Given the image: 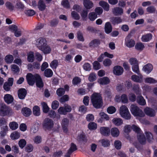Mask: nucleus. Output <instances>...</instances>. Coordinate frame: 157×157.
Wrapping results in <instances>:
<instances>
[{
	"mask_svg": "<svg viewBox=\"0 0 157 157\" xmlns=\"http://www.w3.org/2000/svg\"><path fill=\"white\" fill-rule=\"evenodd\" d=\"M91 102L93 106L96 109L101 108L103 103L102 98L99 93H94L90 97Z\"/></svg>",
	"mask_w": 157,
	"mask_h": 157,
	"instance_id": "obj_1",
	"label": "nucleus"
},
{
	"mask_svg": "<svg viewBox=\"0 0 157 157\" xmlns=\"http://www.w3.org/2000/svg\"><path fill=\"white\" fill-rule=\"evenodd\" d=\"M13 113V111L9 107L5 104L0 105V115L2 117L10 116Z\"/></svg>",
	"mask_w": 157,
	"mask_h": 157,
	"instance_id": "obj_2",
	"label": "nucleus"
},
{
	"mask_svg": "<svg viewBox=\"0 0 157 157\" xmlns=\"http://www.w3.org/2000/svg\"><path fill=\"white\" fill-rule=\"evenodd\" d=\"M130 110L132 114L135 116L143 117L144 114L142 110L135 105H132Z\"/></svg>",
	"mask_w": 157,
	"mask_h": 157,
	"instance_id": "obj_3",
	"label": "nucleus"
},
{
	"mask_svg": "<svg viewBox=\"0 0 157 157\" xmlns=\"http://www.w3.org/2000/svg\"><path fill=\"white\" fill-rule=\"evenodd\" d=\"M54 122L53 120L49 118H46L42 123L43 128L45 130L50 131L53 128Z\"/></svg>",
	"mask_w": 157,
	"mask_h": 157,
	"instance_id": "obj_4",
	"label": "nucleus"
},
{
	"mask_svg": "<svg viewBox=\"0 0 157 157\" xmlns=\"http://www.w3.org/2000/svg\"><path fill=\"white\" fill-rule=\"evenodd\" d=\"M38 75V74H35L33 75L31 73H28L26 76V79L28 84L31 86H33L35 83L36 78Z\"/></svg>",
	"mask_w": 157,
	"mask_h": 157,
	"instance_id": "obj_5",
	"label": "nucleus"
},
{
	"mask_svg": "<svg viewBox=\"0 0 157 157\" xmlns=\"http://www.w3.org/2000/svg\"><path fill=\"white\" fill-rule=\"evenodd\" d=\"M132 36L131 33L128 34L125 39V44L128 48L133 47L135 44V41L131 38Z\"/></svg>",
	"mask_w": 157,
	"mask_h": 157,
	"instance_id": "obj_6",
	"label": "nucleus"
},
{
	"mask_svg": "<svg viewBox=\"0 0 157 157\" xmlns=\"http://www.w3.org/2000/svg\"><path fill=\"white\" fill-rule=\"evenodd\" d=\"M71 111V107L68 105L64 107H60L58 110V113L61 115H66L67 113L70 112Z\"/></svg>",
	"mask_w": 157,
	"mask_h": 157,
	"instance_id": "obj_7",
	"label": "nucleus"
},
{
	"mask_svg": "<svg viewBox=\"0 0 157 157\" xmlns=\"http://www.w3.org/2000/svg\"><path fill=\"white\" fill-rule=\"evenodd\" d=\"M100 132L102 136H108L110 135V130L108 127H101L100 128Z\"/></svg>",
	"mask_w": 157,
	"mask_h": 157,
	"instance_id": "obj_8",
	"label": "nucleus"
},
{
	"mask_svg": "<svg viewBox=\"0 0 157 157\" xmlns=\"http://www.w3.org/2000/svg\"><path fill=\"white\" fill-rule=\"evenodd\" d=\"M77 147L76 144L73 143H71V146L69 149L67 151V152L65 155V157H70V155L74 151L77 150Z\"/></svg>",
	"mask_w": 157,
	"mask_h": 157,
	"instance_id": "obj_9",
	"label": "nucleus"
},
{
	"mask_svg": "<svg viewBox=\"0 0 157 157\" xmlns=\"http://www.w3.org/2000/svg\"><path fill=\"white\" fill-rule=\"evenodd\" d=\"M69 120L67 118H64L62 120L61 125L62 129L64 132H68V127L69 125Z\"/></svg>",
	"mask_w": 157,
	"mask_h": 157,
	"instance_id": "obj_10",
	"label": "nucleus"
},
{
	"mask_svg": "<svg viewBox=\"0 0 157 157\" xmlns=\"http://www.w3.org/2000/svg\"><path fill=\"white\" fill-rule=\"evenodd\" d=\"M113 71L115 75L119 76L123 74L124 69L121 66H116L113 67Z\"/></svg>",
	"mask_w": 157,
	"mask_h": 157,
	"instance_id": "obj_11",
	"label": "nucleus"
},
{
	"mask_svg": "<svg viewBox=\"0 0 157 157\" xmlns=\"http://www.w3.org/2000/svg\"><path fill=\"white\" fill-rule=\"evenodd\" d=\"M37 42L36 46L39 49L44 47L47 44L46 39L42 37L39 38L37 40Z\"/></svg>",
	"mask_w": 157,
	"mask_h": 157,
	"instance_id": "obj_12",
	"label": "nucleus"
},
{
	"mask_svg": "<svg viewBox=\"0 0 157 157\" xmlns=\"http://www.w3.org/2000/svg\"><path fill=\"white\" fill-rule=\"evenodd\" d=\"M17 93L19 98L21 99H23L25 98L27 95V92L25 88H21L18 90Z\"/></svg>",
	"mask_w": 157,
	"mask_h": 157,
	"instance_id": "obj_13",
	"label": "nucleus"
},
{
	"mask_svg": "<svg viewBox=\"0 0 157 157\" xmlns=\"http://www.w3.org/2000/svg\"><path fill=\"white\" fill-rule=\"evenodd\" d=\"M101 43V40L99 39H94L91 40L89 43V46L90 48H96L98 47Z\"/></svg>",
	"mask_w": 157,
	"mask_h": 157,
	"instance_id": "obj_14",
	"label": "nucleus"
},
{
	"mask_svg": "<svg viewBox=\"0 0 157 157\" xmlns=\"http://www.w3.org/2000/svg\"><path fill=\"white\" fill-rule=\"evenodd\" d=\"M35 81L36 86L39 88H42L44 86V82L40 76L38 74Z\"/></svg>",
	"mask_w": 157,
	"mask_h": 157,
	"instance_id": "obj_15",
	"label": "nucleus"
},
{
	"mask_svg": "<svg viewBox=\"0 0 157 157\" xmlns=\"http://www.w3.org/2000/svg\"><path fill=\"white\" fill-rule=\"evenodd\" d=\"M112 13L114 15L118 16L122 15L123 13V9L119 7H116L112 9Z\"/></svg>",
	"mask_w": 157,
	"mask_h": 157,
	"instance_id": "obj_16",
	"label": "nucleus"
},
{
	"mask_svg": "<svg viewBox=\"0 0 157 157\" xmlns=\"http://www.w3.org/2000/svg\"><path fill=\"white\" fill-rule=\"evenodd\" d=\"M145 114L150 117H153L155 116V110L152 108L147 107L144 110Z\"/></svg>",
	"mask_w": 157,
	"mask_h": 157,
	"instance_id": "obj_17",
	"label": "nucleus"
},
{
	"mask_svg": "<svg viewBox=\"0 0 157 157\" xmlns=\"http://www.w3.org/2000/svg\"><path fill=\"white\" fill-rule=\"evenodd\" d=\"M83 5L86 10H90L94 6L93 2L90 0H83Z\"/></svg>",
	"mask_w": 157,
	"mask_h": 157,
	"instance_id": "obj_18",
	"label": "nucleus"
},
{
	"mask_svg": "<svg viewBox=\"0 0 157 157\" xmlns=\"http://www.w3.org/2000/svg\"><path fill=\"white\" fill-rule=\"evenodd\" d=\"M137 138L139 142L142 145H144L146 144V138L144 135L142 133H140L137 135Z\"/></svg>",
	"mask_w": 157,
	"mask_h": 157,
	"instance_id": "obj_19",
	"label": "nucleus"
},
{
	"mask_svg": "<svg viewBox=\"0 0 157 157\" xmlns=\"http://www.w3.org/2000/svg\"><path fill=\"white\" fill-rule=\"evenodd\" d=\"M122 21V19L119 17H113L110 18V21L113 25L120 24Z\"/></svg>",
	"mask_w": 157,
	"mask_h": 157,
	"instance_id": "obj_20",
	"label": "nucleus"
},
{
	"mask_svg": "<svg viewBox=\"0 0 157 157\" xmlns=\"http://www.w3.org/2000/svg\"><path fill=\"white\" fill-rule=\"evenodd\" d=\"M21 113L25 117H29L32 114L31 110L27 107H24L21 109Z\"/></svg>",
	"mask_w": 157,
	"mask_h": 157,
	"instance_id": "obj_21",
	"label": "nucleus"
},
{
	"mask_svg": "<svg viewBox=\"0 0 157 157\" xmlns=\"http://www.w3.org/2000/svg\"><path fill=\"white\" fill-rule=\"evenodd\" d=\"M98 82L101 85H105L109 84L110 82V80L108 77H104L98 79Z\"/></svg>",
	"mask_w": 157,
	"mask_h": 157,
	"instance_id": "obj_22",
	"label": "nucleus"
},
{
	"mask_svg": "<svg viewBox=\"0 0 157 157\" xmlns=\"http://www.w3.org/2000/svg\"><path fill=\"white\" fill-rule=\"evenodd\" d=\"M44 54H49L51 51L50 46L47 44L40 49Z\"/></svg>",
	"mask_w": 157,
	"mask_h": 157,
	"instance_id": "obj_23",
	"label": "nucleus"
},
{
	"mask_svg": "<svg viewBox=\"0 0 157 157\" xmlns=\"http://www.w3.org/2000/svg\"><path fill=\"white\" fill-rule=\"evenodd\" d=\"M113 29L112 26L109 22H106L105 26V33L107 34L111 33Z\"/></svg>",
	"mask_w": 157,
	"mask_h": 157,
	"instance_id": "obj_24",
	"label": "nucleus"
},
{
	"mask_svg": "<svg viewBox=\"0 0 157 157\" xmlns=\"http://www.w3.org/2000/svg\"><path fill=\"white\" fill-rule=\"evenodd\" d=\"M153 66L150 63L145 65L143 68V70L146 73L149 74L153 69Z\"/></svg>",
	"mask_w": 157,
	"mask_h": 157,
	"instance_id": "obj_25",
	"label": "nucleus"
},
{
	"mask_svg": "<svg viewBox=\"0 0 157 157\" xmlns=\"http://www.w3.org/2000/svg\"><path fill=\"white\" fill-rule=\"evenodd\" d=\"M99 6L102 7L105 10L107 11H109V6L107 2L101 0L99 2Z\"/></svg>",
	"mask_w": 157,
	"mask_h": 157,
	"instance_id": "obj_26",
	"label": "nucleus"
},
{
	"mask_svg": "<svg viewBox=\"0 0 157 157\" xmlns=\"http://www.w3.org/2000/svg\"><path fill=\"white\" fill-rule=\"evenodd\" d=\"M140 76L133 75L131 76V79L134 82L141 83L143 81V76L140 74Z\"/></svg>",
	"mask_w": 157,
	"mask_h": 157,
	"instance_id": "obj_27",
	"label": "nucleus"
},
{
	"mask_svg": "<svg viewBox=\"0 0 157 157\" xmlns=\"http://www.w3.org/2000/svg\"><path fill=\"white\" fill-rule=\"evenodd\" d=\"M4 100L7 104H10L13 101V98L10 94H6L4 97Z\"/></svg>",
	"mask_w": 157,
	"mask_h": 157,
	"instance_id": "obj_28",
	"label": "nucleus"
},
{
	"mask_svg": "<svg viewBox=\"0 0 157 157\" xmlns=\"http://www.w3.org/2000/svg\"><path fill=\"white\" fill-rule=\"evenodd\" d=\"M137 102L141 105H144L146 104L145 100L142 95H138L136 98Z\"/></svg>",
	"mask_w": 157,
	"mask_h": 157,
	"instance_id": "obj_29",
	"label": "nucleus"
},
{
	"mask_svg": "<svg viewBox=\"0 0 157 157\" xmlns=\"http://www.w3.org/2000/svg\"><path fill=\"white\" fill-rule=\"evenodd\" d=\"M27 60L29 62H33L35 60L34 53L32 51L29 52L27 54Z\"/></svg>",
	"mask_w": 157,
	"mask_h": 157,
	"instance_id": "obj_30",
	"label": "nucleus"
},
{
	"mask_svg": "<svg viewBox=\"0 0 157 157\" xmlns=\"http://www.w3.org/2000/svg\"><path fill=\"white\" fill-rule=\"evenodd\" d=\"M110 133L113 137H117L119 135L120 132L117 128H113L111 129Z\"/></svg>",
	"mask_w": 157,
	"mask_h": 157,
	"instance_id": "obj_31",
	"label": "nucleus"
},
{
	"mask_svg": "<svg viewBox=\"0 0 157 157\" xmlns=\"http://www.w3.org/2000/svg\"><path fill=\"white\" fill-rule=\"evenodd\" d=\"M152 38V35L151 33H148L142 36L141 39L142 41L147 42L151 40Z\"/></svg>",
	"mask_w": 157,
	"mask_h": 157,
	"instance_id": "obj_32",
	"label": "nucleus"
},
{
	"mask_svg": "<svg viewBox=\"0 0 157 157\" xmlns=\"http://www.w3.org/2000/svg\"><path fill=\"white\" fill-rule=\"evenodd\" d=\"M42 109L43 113H47L48 112L50 108L48 106L47 103L44 102H41V103Z\"/></svg>",
	"mask_w": 157,
	"mask_h": 157,
	"instance_id": "obj_33",
	"label": "nucleus"
},
{
	"mask_svg": "<svg viewBox=\"0 0 157 157\" xmlns=\"http://www.w3.org/2000/svg\"><path fill=\"white\" fill-rule=\"evenodd\" d=\"M33 113L36 116H39L40 115V108L37 105L34 106L33 108Z\"/></svg>",
	"mask_w": 157,
	"mask_h": 157,
	"instance_id": "obj_34",
	"label": "nucleus"
},
{
	"mask_svg": "<svg viewBox=\"0 0 157 157\" xmlns=\"http://www.w3.org/2000/svg\"><path fill=\"white\" fill-rule=\"evenodd\" d=\"M144 44L141 42H137L135 45V48L137 51H142L144 48Z\"/></svg>",
	"mask_w": 157,
	"mask_h": 157,
	"instance_id": "obj_35",
	"label": "nucleus"
},
{
	"mask_svg": "<svg viewBox=\"0 0 157 157\" xmlns=\"http://www.w3.org/2000/svg\"><path fill=\"white\" fill-rule=\"evenodd\" d=\"M8 129V127L6 125L1 128L2 130L0 132V134L2 138H3L6 135Z\"/></svg>",
	"mask_w": 157,
	"mask_h": 157,
	"instance_id": "obj_36",
	"label": "nucleus"
},
{
	"mask_svg": "<svg viewBox=\"0 0 157 157\" xmlns=\"http://www.w3.org/2000/svg\"><path fill=\"white\" fill-rule=\"evenodd\" d=\"M96 14L94 12H90L88 14V18L91 21H93L98 17Z\"/></svg>",
	"mask_w": 157,
	"mask_h": 157,
	"instance_id": "obj_37",
	"label": "nucleus"
},
{
	"mask_svg": "<svg viewBox=\"0 0 157 157\" xmlns=\"http://www.w3.org/2000/svg\"><path fill=\"white\" fill-rule=\"evenodd\" d=\"M44 71V75L45 77L50 78L52 76L53 72L50 69H47Z\"/></svg>",
	"mask_w": 157,
	"mask_h": 157,
	"instance_id": "obj_38",
	"label": "nucleus"
},
{
	"mask_svg": "<svg viewBox=\"0 0 157 157\" xmlns=\"http://www.w3.org/2000/svg\"><path fill=\"white\" fill-rule=\"evenodd\" d=\"M10 137L13 140H17L20 137V134L17 131H15L11 134Z\"/></svg>",
	"mask_w": 157,
	"mask_h": 157,
	"instance_id": "obj_39",
	"label": "nucleus"
},
{
	"mask_svg": "<svg viewBox=\"0 0 157 157\" xmlns=\"http://www.w3.org/2000/svg\"><path fill=\"white\" fill-rule=\"evenodd\" d=\"M38 8L40 11L44 10L46 8V6L42 0H40L39 1L38 4Z\"/></svg>",
	"mask_w": 157,
	"mask_h": 157,
	"instance_id": "obj_40",
	"label": "nucleus"
},
{
	"mask_svg": "<svg viewBox=\"0 0 157 157\" xmlns=\"http://www.w3.org/2000/svg\"><path fill=\"white\" fill-rule=\"evenodd\" d=\"M121 116L124 118L126 120H129L131 118V115L128 111V112L123 113V111L121 113H120Z\"/></svg>",
	"mask_w": 157,
	"mask_h": 157,
	"instance_id": "obj_41",
	"label": "nucleus"
},
{
	"mask_svg": "<svg viewBox=\"0 0 157 157\" xmlns=\"http://www.w3.org/2000/svg\"><path fill=\"white\" fill-rule=\"evenodd\" d=\"M97 127V124L94 122H90L88 125V128L91 130H96Z\"/></svg>",
	"mask_w": 157,
	"mask_h": 157,
	"instance_id": "obj_42",
	"label": "nucleus"
},
{
	"mask_svg": "<svg viewBox=\"0 0 157 157\" xmlns=\"http://www.w3.org/2000/svg\"><path fill=\"white\" fill-rule=\"evenodd\" d=\"M145 134L146 135L147 140V142L149 143H151L152 141V140L153 139L152 134L149 132H145Z\"/></svg>",
	"mask_w": 157,
	"mask_h": 157,
	"instance_id": "obj_43",
	"label": "nucleus"
},
{
	"mask_svg": "<svg viewBox=\"0 0 157 157\" xmlns=\"http://www.w3.org/2000/svg\"><path fill=\"white\" fill-rule=\"evenodd\" d=\"M59 23V20L57 18H54L50 21V26L52 27H56Z\"/></svg>",
	"mask_w": 157,
	"mask_h": 157,
	"instance_id": "obj_44",
	"label": "nucleus"
},
{
	"mask_svg": "<svg viewBox=\"0 0 157 157\" xmlns=\"http://www.w3.org/2000/svg\"><path fill=\"white\" fill-rule=\"evenodd\" d=\"M113 121L115 125L117 126H120L123 123L122 120L120 118H114Z\"/></svg>",
	"mask_w": 157,
	"mask_h": 157,
	"instance_id": "obj_45",
	"label": "nucleus"
},
{
	"mask_svg": "<svg viewBox=\"0 0 157 157\" xmlns=\"http://www.w3.org/2000/svg\"><path fill=\"white\" fill-rule=\"evenodd\" d=\"M58 64L59 63L58 60L56 59H54L50 63V65L52 69H56Z\"/></svg>",
	"mask_w": 157,
	"mask_h": 157,
	"instance_id": "obj_46",
	"label": "nucleus"
},
{
	"mask_svg": "<svg viewBox=\"0 0 157 157\" xmlns=\"http://www.w3.org/2000/svg\"><path fill=\"white\" fill-rule=\"evenodd\" d=\"M9 125L10 128L13 130L17 129L18 126V125L17 123L15 121L10 122Z\"/></svg>",
	"mask_w": 157,
	"mask_h": 157,
	"instance_id": "obj_47",
	"label": "nucleus"
},
{
	"mask_svg": "<svg viewBox=\"0 0 157 157\" xmlns=\"http://www.w3.org/2000/svg\"><path fill=\"white\" fill-rule=\"evenodd\" d=\"M132 71L138 75H140V74L139 69V64L134 65L132 66Z\"/></svg>",
	"mask_w": 157,
	"mask_h": 157,
	"instance_id": "obj_48",
	"label": "nucleus"
},
{
	"mask_svg": "<svg viewBox=\"0 0 157 157\" xmlns=\"http://www.w3.org/2000/svg\"><path fill=\"white\" fill-rule=\"evenodd\" d=\"M97 79L96 75L94 73H91L89 75L88 79L90 82H93Z\"/></svg>",
	"mask_w": 157,
	"mask_h": 157,
	"instance_id": "obj_49",
	"label": "nucleus"
},
{
	"mask_svg": "<svg viewBox=\"0 0 157 157\" xmlns=\"http://www.w3.org/2000/svg\"><path fill=\"white\" fill-rule=\"evenodd\" d=\"M13 60V57L12 55H7L5 58L6 62L8 63H10L12 62Z\"/></svg>",
	"mask_w": 157,
	"mask_h": 157,
	"instance_id": "obj_50",
	"label": "nucleus"
},
{
	"mask_svg": "<svg viewBox=\"0 0 157 157\" xmlns=\"http://www.w3.org/2000/svg\"><path fill=\"white\" fill-rule=\"evenodd\" d=\"M88 10H83L81 13V16L83 20L86 21L87 16Z\"/></svg>",
	"mask_w": 157,
	"mask_h": 157,
	"instance_id": "obj_51",
	"label": "nucleus"
},
{
	"mask_svg": "<svg viewBox=\"0 0 157 157\" xmlns=\"http://www.w3.org/2000/svg\"><path fill=\"white\" fill-rule=\"evenodd\" d=\"M116 111V108L113 106L108 107L107 109V113L110 114H112L115 113Z\"/></svg>",
	"mask_w": 157,
	"mask_h": 157,
	"instance_id": "obj_52",
	"label": "nucleus"
},
{
	"mask_svg": "<svg viewBox=\"0 0 157 157\" xmlns=\"http://www.w3.org/2000/svg\"><path fill=\"white\" fill-rule=\"evenodd\" d=\"M24 13L26 15L28 16H32L35 14V12L32 10H25Z\"/></svg>",
	"mask_w": 157,
	"mask_h": 157,
	"instance_id": "obj_53",
	"label": "nucleus"
},
{
	"mask_svg": "<svg viewBox=\"0 0 157 157\" xmlns=\"http://www.w3.org/2000/svg\"><path fill=\"white\" fill-rule=\"evenodd\" d=\"M6 7L10 11H12L14 9V6L10 2H7L5 4Z\"/></svg>",
	"mask_w": 157,
	"mask_h": 157,
	"instance_id": "obj_54",
	"label": "nucleus"
},
{
	"mask_svg": "<svg viewBox=\"0 0 157 157\" xmlns=\"http://www.w3.org/2000/svg\"><path fill=\"white\" fill-rule=\"evenodd\" d=\"M61 4L66 8H69L70 7V3L68 0H63L61 2Z\"/></svg>",
	"mask_w": 157,
	"mask_h": 157,
	"instance_id": "obj_55",
	"label": "nucleus"
},
{
	"mask_svg": "<svg viewBox=\"0 0 157 157\" xmlns=\"http://www.w3.org/2000/svg\"><path fill=\"white\" fill-rule=\"evenodd\" d=\"M56 93L59 96H62L65 93L64 89L63 88H58L56 90Z\"/></svg>",
	"mask_w": 157,
	"mask_h": 157,
	"instance_id": "obj_56",
	"label": "nucleus"
},
{
	"mask_svg": "<svg viewBox=\"0 0 157 157\" xmlns=\"http://www.w3.org/2000/svg\"><path fill=\"white\" fill-rule=\"evenodd\" d=\"M114 145L115 148L119 150L121 148L122 144L120 141L117 140L114 141Z\"/></svg>",
	"mask_w": 157,
	"mask_h": 157,
	"instance_id": "obj_57",
	"label": "nucleus"
},
{
	"mask_svg": "<svg viewBox=\"0 0 157 157\" xmlns=\"http://www.w3.org/2000/svg\"><path fill=\"white\" fill-rule=\"evenodd\" d=\"M155 8L153 6H151L148 7L147 9L146 10L147 12L150 13H153L155 12Z\"/></svg>",
	"mask_w": 157,
	"mask_h": 157,
	"instance_id": "obj_58",
	"label": "nucleus"
},
{
	"mask_svg": "<svg viewBox=\"0 0 157 157\" xmlns=\"http://www.w3.org/2000/svg\"><path fill=\"white\" fill-rule=\"evenodd\" d=\"M131 128L133 131L137 134V135L140 133L141 129L139 127L133 124L132 125Z\"/></svg>",
	"mask_w": 157,
	"mask_h": 157,
	"instance_id": "obj_59",
	"label": "nucleus"
},
{
	"mask_svg": "<svg viewBox=\"0 0 157 157\" xmlns=\"http://www.w3.org/2000/svg\"><path fill=\"white\" fill-rule=\"evenodd\" d=\"M83 69L86 71H90L91 69V66L90 64L88 63H85L83 64Z\"/></svg>",
	"mask_w": 157,
	"mask_h": 157,
	"instance_id": "obj_60",
	"label": "nucleus"
},
{
	"mask_svg": "<svg viewBox=\"0 0 157 157\" xmlns=\"http://www.w3.org/2000/svg\"><path fill=\"white\" fill-rule=\"evenodd\" d=\"M93 67L95 70H98L101 68V65L98 61H95L93 63Z\"/></svg>",
	"mask_w": 157,
	"mask_h": 157,
	"instance_id": "obj_61",
	"label": "nucleus"
},
{
	"mask_svg": "<svg viewBox=\"0 0 157 157\" xmlns=\"http://www.w3.org/2000/svg\"><path fill=\"white\" fill-rule=\"evenodd\" d=\"M95 13L97 14V16L100 15L103 13V10L102 8L100 7H96L94 10Z\"/></svg>",
	"mask_w": 157,
	"mask_h": 157,
	"instance_id": "obj_62",
	"label": "nucleus"
},
{
	"mask_svg": "<svg viewBox=\"0 0 157 157\" xmlns=\"http://www.w3.org/2000/svg\"><path fill=\"white\" fill-rule=\"evenodd\" d=\"M59 105V103L57 101H53L52 104V109L56 110L57 109Z\"/></svg>",
	"mask_w": 157,
	"mask_h": 157,
	"instance_id": "obj_63",
	"label": "nucleus"
},
{
	"mask_svg": "<svg viewBox=\"0 0 157 157\" xmlns=\"http://www.w3.org/2000/svg\"><path fill=\"white\" fill-rule=\"evenodd\" d=\"M72 83L74 85H76L81 82L80 78L78 77H75L72 80Z\"/></svg>",
	"mask_w": 157,
	"mask_h": 157,
	"instance_id": "obj_64",
	"label": "nucleus"
}]
</instances>
